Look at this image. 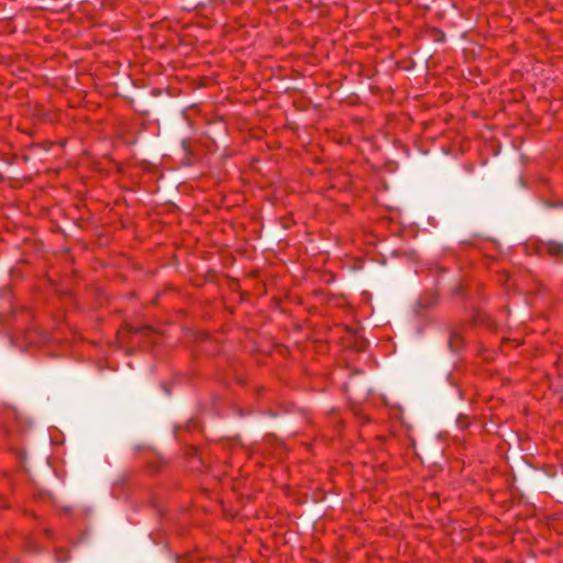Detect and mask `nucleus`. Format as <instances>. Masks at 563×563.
<instances>
[{
	"instance_id": "nucleus-1",
	"label": "nucleus",
	"mask_w": 563,
	"mask_h": 563,
	"mask_svg": "<svg viewBox=\"0 0 563 563\" xmlns=\"http://www.w3.org/2000/svg\"><path fill=\"white\" fill-rule=\"evenodd\" d=\"M539 252L545 253L552 258L563 262V243L554 240L541 241Z\"/></svg>"
},
{
	"instance_id": "nucleus-2",
	"label": "nucleus",
	"mask_w": 563,
	"mask_h": 563,
	"mask_svg": "<svg viewBox=\"0 0 563 563\" xmlns=\"http://www.w3.org/2000/svg\"><path fill=\"white\" fill-rule=\"evenodd\" d=\"M461 342V339L459 336V334H452L451 338H450V346L452 350H455L457 349V344H460Z\"/></svg>"
}]
</instances>
